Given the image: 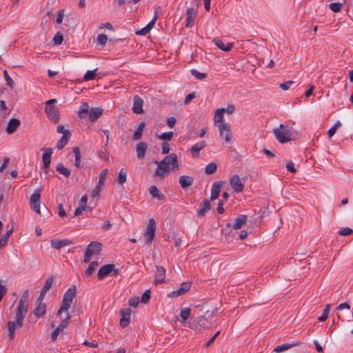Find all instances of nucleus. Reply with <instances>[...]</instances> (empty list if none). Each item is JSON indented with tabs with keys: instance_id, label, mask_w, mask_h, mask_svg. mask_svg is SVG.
I'll use <instances>...</instances> for the list:
<instances>
[{
	"instance_id": "1",
	"label": "nucleus",
	"mask_w": 353,
	"mask_h": 353,
	"mask_svg": "<svg viewBox=\"0 0 353 353\" xmlns=\"http://www.w3.org/2000/svg\"><path fill=\"white\" fill-rule=\"evenodd\" d=\"M28 290H26L22 294L19 303L16 307V313L14 321H9L7 324L8 337L13 340L15 335V330L21 329L23 325L24 318L28 312Z\"/></svg>"
},
{
	"instance_id": "2",
	"label": "nucleus",
	"mask_w": 353,
	"mask_h": 353,
	"mask_svg": "<svg viewBox=\"0 0 353 353\" xmlns=\"http://www.w3.org/2000/svg\"><path fill=\"white\" fill-rule=\"evenodd\" d=\"M156 163L158 164L157 174L159 175L169 173L170 171L178 169L179 167L177 155L175 153H172L160 162L156 161Z\"/></svg>"
},
{
	"instance_id": "3",
	"label": "nucleus",
	"mask_w": 353,
	"mask_h": 353,
	"mask_svg": "<svg viewBox=\"0 0 353 353\" xmlns=\"http://www.w3.org/2000/svg\"><path fill=\"white\" fill-rule=\"evenodd\" d=\"M77 294V288L75 285L70 287L63 294L61 306L57 312V316L62 318V314L65 313V316L70 314L69 308L71 306L73 299Z\"/></svg>"
},
{
	"instance_id": "4",
	"label": "nucleus",
	"mask_w": 353,
	"mask_h": 353,
	"mask_svg": "<svg viewBox=\"0 0 353 353\" xmlns=\"http://www.w3.org/2000/svg\"><path fill=\"white\" fill-rule=\"evenodd\" d=\"M272 132L278 141L281 143H287L292 139L290 128L283 124H280L278 128H274Z\"/></svg>"
},
{
	"instance_id": "5",
	"label": "nucleus",
	"mask_w": 353,
	"mask_h": 353,
	"mask_svg": "<svg viewBox=\"0 0 353 353\" xmlns=\"http://www.w3.org/2000/svg\"><path fill=\"white\" fill-rule=\"evenodd\" d=\"M101 247L102 245L100 243L92 241L86 249L83 259L84 263H89L92 255L99 254L101 251Z\"/></svg>"
},
{
	"instance_id": "6",
	"label": "nucleus",
	"mask_w": 353,
	"mask_h": 353,
	"mask_svg": "<svg viewBox=\"0 0 353 353\" xmlns=\"http://www.w3.org/2000/svg\"><path fill=\"white\" fill-rule=\"evenodd\" d=\"M156 232V221L154 219H149L146 230L144 232V237L146 243H150L153 240Z\"/></svg>"
},
{
	"instance_id": "7",
	"label": "nucleus",
	"mask_w": 353,
	"mask_h": 353,
	"mask_svg": "<svg viewBox=\"0 0 353 353\" xmlns=\"http://www.w3.org/2000/svg\"><path fill=\"white\" fill-rule=\"evenodd\" d=\"M41 190V188L37 189L30 198V208L37 214H40Z\"/></svg>"
},
{
	"instance_id": "8",
	"label": "nucleus",
	"mask_w": 353,
	"mask_h": 353,
	"mask_svg": "<svg viewBox=\"0 0 353 353\" xmlns=\"http://www.w3.org/2000/svg\"><path fill=\"white\" fill-rule=\"evenodd\" d=\"M45 112L48 118L54 123H58L59 121V112L57 107L54 105H46Z\"/></svg>"
},
{
	"instance_id": "9",
	"label": "nucleus",
	"mask_w": 353,
	"mask_h": 353,
	"mask_svg": "<svg viewBox=\"0 0 353 353\" xmlns=\"http://www.w3.org/2000/svg\"><path fill=\"white\" fill-rule=\"evenodd\" d=\"M70 319L71 316L70 314H67L65 318H64L61 322L60 325L52 332L51 334L52 341H55L57 340L60 332H63V330L69 325Z\"/></svg>"
},
{
	"instance_id": "10",
	"label": "nucleus",
	"mask_w": 353,
	"mask_h": 353,
	"mask_svg": "<svg viewBox=\"0 0 353 353\" xmlns=\"http://www.w3.org/2000/svg\"><path fill=\"white\" fill-rule=\"evenodd\" d=\"M220 137L224 138L226 142H230L232 139L230 125L228 123H221L219 125Z\"/></svg>"
},
{
	"instance_id": "11",
	"label": "nucleus",
	"mask_w": 353,
	"mask_h": 353,
	"mask_svg": "<svg viewBox=\"0 0 353 353\" xmlns=\"http://www.w3.org/2000/svg\"><path fill=\"white\" fill-rule=\"evenodd\" d=\"M113 271H117V270H115V265L114 264L105 265L98 271L97 277L99 279H103Z\"/></svg>"
},
{
	"instance_id": "12",
	"label": "nucleus",
	"mask_w": 353,
	"mask_h": 353,
	"mask_svg": "<svg viewBox=\"0 0 353 353\" xmlns=\"http://www.w3.org/2000/svg\"><path fill=\"white\" fill-rule=\"evenodd\" d=\"M42 150H44V152L42 156V161L43 163L45 172H46V170L48 169H49L50 165L51 157H52L53 150H52V148H43Z\"/></svg>"
},
{
	"instance_id": "13",
	"label": "nucleus",
	"mask_w": 353,
	"mask_h": 353,
	"mask_svg": "<svg viewBox=\"0 0 353 353\" xmlns=\"http://www.w3.org/2000/svg\"><path fill=\"white\" fill-rule=\"evenodd\" d=\"M121 318L120 319V325L123 327H127L130 321L131 310L125 308L121 310Z\"/></svg>"
},
{
	"instance_id": "14",
	"label": "nucleus",
	"mask_w": 353,
	"mask_h": 353,
	"mask_svg": "<svg viewBox=\"0 0 353 353\" xmlns=\"http://www.w3.org/2000/svg\"><path fill=\"white\" fill-rule=\"evenodd\" d=\"M143 100L141 97L138 95H135L133 98V106L132 111L136 114H141L143 112Z\"/></svg>"
},
{
	"instance_id": "15",
	"label": "nucleus",
	"mask_w": 353,
	"mask_h": 353,
	"mask_svg": "<svg viewBox=\"0 0 353 353\" xmlns=\"http://www.w3.org/2000/svg\"><path fill=\"white\" fill-rule=\"evenodd\" d=\"M156 269L157 271L155 273L154 283L158 285L165 281V270L160 265H157Z\"/></svg>"
},
{
	"instance_id": "16",
	"label": "nucleus",
	"mask_w": 353,
	"mask_h": 353,
	"mask_svg": "<svg viewBox=\"0 0 353 353\" xmlns=\"http://www.w3.org/2000/svg\"><path fill=\"white\" fill-rule=\"evenodd\" d=\"M20 121L17 119L12 118L10 119L6 127V132L8 134H12L17 130V128L20 126Z\"/></svg>"
},
{
	"instance_id": "17",
	"label": "nucleus",
	"mask_w": 353,
	"mask_h": 353,
	"mask_svg": "<svg viewBox=\"0 0 353 353\" xmlns=\"http://www.w3.org/2000/svg\"><path fill=\"white\" fill-rule=\"evenodd\" d=\"M186 14L187 17L185 19V26L187 28H190L192 26L193 22L195 20L196 16V11L194 8H188L186 10Z\"/></svg>"
},
{
	"instance_id": "18",
	"label": "nucleus",
	"mask_w": 353,
	"mask_h": 353,
	"mask_svg": "<svg viewBox=\"0 0 353 353\" xmlns=\"http://www.w3.org/2000/svg\"><path fill=\"white\" fill-rule=\"evenodd\" d=\"M105 178H99L98 184L94 188L91 193V199L97 201L99 196V193L101 191L104 184Z\"/></svg>"
},
{
	"instance_id": "19",
	"label": "nucleus",
	"mask_w": 353,
	"mask_h": 353,
	"mask_svg": "<svg viewBox=\"0 0 353 353\" xmlns=\"http://www.w3.org/2000/svg\"><path fill=\"white\" fill-rule=\"evenodd\" d=\"M103 110L101 108L93 107L90 108L89 113V119L91 122H95L99 117L103 114Z\"/></svg>"
},
{
	"instance_id": "20",
	"label": "nucleus",
	"mask_w": 353,
	"mask_h": 353,
	"mask_svg": "<svg viewBox=\"0 0 353 353\" xmlns=\"http://www.w3.org/2000/svg\"><path fill=\"white\" fill-rule=\"evenodd\" d=\"M71 244L72 241L68 239H52L50 241L51 246L56 250H59L61 248L65 247Z\"/></svg>"
},
{
	"instance_id": "21",
	"label": "nucleus",
	"mask_w": 353,
	"mask_h": 353,
	"mask_svg": "<svg viewBox=\"0 0 353 353\" xmlns=\"http://www.w3.org/2000/svg\"><path fill=\"white\" fill-rule=\"evenodd\" d=\"M147 148H148V145L145 142L141 141L139 143H137V147H136V152H137V157L139 159H144V157L145 156V152L147 150Z\"/></svg>"
},
{
	"instance_id": "22",
	"label": "nucleus",
	"mask_w": 353,
	"mask_h": 353,
	"mask_svg": "<svg viewBox=\"0 0 353 353\" xmlns=\"http://www.w3.org/2000/svg\"><path fill=\"white\" fill-rule=\"evenodd\" d=\"M302 343H303L301 341H297V342L291 343H285L283 345L277 346L274 350V352L279 353V352H284V351H287V350H290L292 347L299 346Z\"/></svg>"
},
{
	"instance_id": "23",
	"label": "nucleus",
	"mask_w": 353,
	"mask_h": 353,
	"mask_svg": "<svg viewBox=\"0 0 353 353\" xmlns=\"http://www.w3.org/2000/svg\"><path fill=\"white\" fill-rule=\"evenodd\" d=\"M222 181H216L213 183L212 190H211V195H210V199L212 201L216 199L221 192V188L222 186Z\"/></svg>"
},
{
	"instance_id": "24",
	"label": "nucleus",
	"mask_w": 353,
	"mask_h": 353,
	"mask_svg": "<svg viewBox=\"0 0 353 353\" xmlns=\"http://www.w3.org/2000/svg\"><path fill=\"white\" fill-rule=\"evenodd\" d=\"M230 185L236 192H242L244 188L241 178H230Z\"/></svg>"
},
{
	"instance_id": "25",
	"label": "nucleus",
	"mask_w": 353,
	"mask_h": 353,
	"mask_svg": "<svg viewBox=\"0 0 353 353\" xmlns=\"http://www.w3.org/2000/svg\"><path fill=\"white\" fill-rule=\"evenodd\" d=\"M248 217L245 214H240L236 219L232 225L234 230L241 229L247 222Z\"/></svg>"
},
{
	"instance_id": "26",
	"label": "nucleus",
	"mask_w": 353,
	"mask_h": 353,
	"mask_svg": "<svg viewBox=\"0 0 353 353\" xmlns=\"http://www.w3.org/2000/svg\"><path fill=\"white\" fill-rule=\"evenodd\" d=\"M46 312V305L43 302H37V306L34 310L33 314L37 317L39 318L43 316Z\"/></svg>"
},
{
	"instance_id": "27",
	"label": "nucleus",
	"mask_w": 353,
	"mask_h": 353,
	"mask_svg": "<svg viewBox=\"0 0 353 353\" xmlns=\"http://www.w3.org/2000/svg\"><path fill=\"white\" fill-rule=\"evenodd\" d=\"M210 203L208 199H205L200 204V208L197 212L198 216H203L210 209Z\"/></svg>"
},
{
	"instance_id": "28",
	"label": "nucleus",
	"mask_w": 353,
	"mask_h": 353,
	"mask_svg": "<svg viewBox=\"0 0 353 353\" xmlns=\"http://www.w3.org/2000/svg\"><path fill=\"white\" fill-rule=\"evenodd\" d=\"M70 136L71 135H70V131H65L63 133V135L61 137V139L57 142V148L59 150L63 148L65 146V145L68 143V142L70 138Z\"/></svg>"
},
{
	"instance_id": "29",
	"label": "nucleus",
	"mask_w": 353,
	"mask_h": 353,
	"mask_svg": "<svg viewBox=\"0 0 353 353\" xmlns=\"http://www.w3.org/2000/svg\"><path fill=\"white\" fill-rule=\"evenodd\" d=\"M213 42L214 43L216 46H217L219 49L225 52L230 51L233 47L232 43H227L226 45H225L222 40L218 39H214Z\"/></svg>"
},
{
	"instance_id": "30",
	"label": "nucleus",
	"mask_w": 353,
	"mask_h": 353,
	"mask_svg": "<svg viewBox=\"0 0 353 353\" xmlns=\"http://www.w3.org/2000/svg\"><path fill=\"white\" fill-rule=\"evenodd\" d=\"M205 146V142L204 141L196 143L191 148V152L193 157H197L200 150H201Z\"/></svg>"
},
{
	"instance_id": "31",
	"label": "nucleus",
	"mask_w": 353,
	"mask_h": 353,
	"mask_svg": "<svg viewBox=\"0 0 353 353\" xmlns=\"http://www.w3.org/2000/svg\"><path fill=\"white\" fill-rule=\"evenodd\" d=\"M225 112L224 108H219L218 109L214 115V122L215 123H219V124L224 123V117L223 114Z\"/></svg>"
},
{
	"instance_id": "32",
	"label": "nucleus",
	"mask_w": 353,
	"mask_h": 353,
	"mask_svg": "<svg viewBox=\"0 0 353 353\" xmlns=\"http://www.w3.org/2000/svg\"><path fill=\"white\" fill-rule=\"evenodd\" d=\"M145 124L144 122H141L139 125L137 129L134 132L133 137H132V139L134 141L139 140L141 138L142 134H143V128H145Z\"/></svg>"
},
{
	"instance_id": "33",
	"label": "nucleus",
	"mask_w": 353,
	"mask_h": 353,
	"mask_svg": "<svg viewBox=\"0 0 353 353\" xmlns=\"http://www.w3.org/2000/svg\"><path fill=\"white\" fill-rule=\"evenodd\" d=\"M56 170L59 174L64 175L65 176H69L70 171L68 168H65L63 163H59L57 165Z\"/></svg>"
},
{
	"instance_id": "34",
	"label": "nucleus",
	"mask_w": 353,
	"mask_h": 353,
	"mask_svg": "<svg viewBox=\"0 0 353 353\" xmlns=\"http://www.w3.org/2000/svg\"><path fill=\"white\" fill-rule=\"evenodd\" d=\"M12 231V230H8L0 238V249H2L7 245L9 236H10Z\"/></svg>"
},
{
	"instance_id": "35",
	"label": "nucleus",
	"mask_w": 353,
	"mask_h": 353,
	"mask_svg": "<svg viewBox=\"0 0 353 353\" xmlns=\"http://www.w3.org/2000/svg\"><path fill=\"white\" fill-rule=\"evenodd\" d=\"M72 151H73V152L74 154V157H75L74 165L77 168H79L80 164H81V157L80 150L78 147H74L72 149Z\"/></svg>"
},
{
	"instance_id": "36",
	"label": "nucleus",
	"mask_w": 353,
	"mask_h": 353,
	"mask_svg": "<svg viewBox=\"0 0 353 353\" xmlns=\"http://www.w3.org/2000/svg\"><path fill=\"white\" fill-rule=\"evenodd\" d=\"M150 193L154 198H157L158 199H163L164 198V196L160 193L158 188L153 185L150 188Z\"/></svg>"
},
{
	"instance_id": "37",
	"label": "nucleus",
	"mask_w": 353,
	"mask_h": 353,
	"mask_svg": "<svg viewBox=\"0 0 353 353\" xmlns=\"http://www.w3.org/2000/svg\"><path fill=\"white\" fill-rule=\"evenodd\" d=\"M217 169V165L214 162H211L210 163L208 164L205 167V172L208 175L212 174L215 172V171Z\"/></svg>"
},
{
	"instance_id": "38",
	"label": "nucleus",
	"mask_w": 353,
	"mask_h": 353,
	"mask_svg": "<svg viewBox=\"0 0 353 353\" xmlns=\"http://www.w3.org/2000/svg\"><path fill=\"white\" fill-rule=\"evenodd\" d=\"M99 263L97 261H92L90 263L88 268L85 272V274L86 276H90L97 269L98 267Z\"/></svg>"
},
{
	"instance_id": "39",
	"label": "nucleus",
	"mask_w": 353,
	"mask_h": 353,
	"mask_svg": "<svg viewBox=\"0 0 353 353\" xmlns=\"http://www.w3.org/2000/svg\"><path fill=\"white\" fill-rule=\"evenodd\" d=\"M193 183V178H179V183L183 188H186Z\"/></svg>"
},
{
	"instance_id": "40",
	"label": "nucleus",
	"mask_w": 353,
	"mask_h": 353,
	"mask_svg": "<svg viewBox=\"0 0 353 353\" xmlns=\"http://www.w3.org/2000/svg\"><path fill=\"white\" fill-rule=\"evenodd\" d=\"M331 305L327 304L323 311V314L320 317H319V321L321 322L325 321L329 315Z\"/></svg>"
},
{
	"instance_id": "41",
	"label": "nucleus",
	"mask_w": 353,
	"mask_h": 353,
	"mask_svg": "<svg viewBox=\"0 0 353 353\" xmlns=\"http://www.w3.org/2000/svg\"><path fill=\"white\" fill-rule=\"evenodd\" d=\"M343 3L339 2L331 3L329 4V8L334 12H339L343 8Z\"/></svg>"
},
{
	"instance_id": "42",
	"label": "nucleus",
	"mask_w": 353,
	"mask_h": 353,
	"mask_svg": "<svg viewBox=\"0 0 353 353\" xmlns=\"http://www.w3.org/2000/svg\"><path fill=\"white\" fill-rule=\"evenodd\" d=\"M190 72L192 76H194L195 78H196L197 79H199V80L204 79L207 77L206 73L199 72V71H197L195 69H192L190 70Z\"/></svg>"
},
{
	"instance_id": "43",
	"label": "nucleus",
	"mask_w": 353,
	"mask_h": 353,
	"mask_svg": "<svg viewBox=\"0 0 353 353\" xmlns=\"http://www.w3.org/2000/svg\"><path fill=\"white\" fill-rule=\"evenodd\" d=\"M186 292V290L184 288H179L177 290L172 292L169 294L168 296L171 298L178 297L182 294H184Z\"/></svg>"
},
{
	"instance_id": "44",
	"label": "nucleus",
	"mask_w": 353,
	"mask_h": 353,
	"mask_svg": "<svg viewBox=\"0 0 353 353\" xmlns=\"http://www.w3.org/2000/svg\"><path fill=\"white\" fill-rule=\"evenodd\" d=\"M190 314V310L188 307H184L181 310L180 316L183 321H186L189 318Z\"/></svg>"
},
{
	"instance_id": "45",
	"label": "nucleus",
	"mask_w": 353,
	"mask_h": 353,
	"mask_svg": "<svg viewBox=\"0 0 353 353\" xmlns=\"http://www.w3.org/2000/svg\"><path fill=\"white\" fill-rule=\"evenodd\" d=\"M96 70L97 69L93 70H88L83 77V79L85 81H90L94 79L97 75Z\"/></svg>"
},
{
	"instance_id": "46",
	"label": "nucleus",
	"mask_w": 353,
	"mask_h": 353,
	"mask_svg": "<svg viewBox=\"0 0 353 353\" xmlns=\"http://www.w3.org/2000/svg\"><path fill=\"white\" fill-rule=\"evenodd\" d=\"M63 41V37L61 32H57L53 38V41L55 45L61 44Z\"/></svg>"
},
{
	"instance_id": "47",
	"label": "nucleus",
	"mask_w": 353,
	"mask_h": 353,
	"mask_svg": "<svg viewBox=\"0 0 353 353\" xmlns=\"http://www.w3.org/2000/svg\"><path fill=\"white\" fill-rule=\"evenodd\" d=\"M172 137H173L172 132H166L162 133L160 135L159 139H162L163 141H170L172 139Z\"/></svg>"
},
{
	"instance_id": "48",
	"label": "nucleus",
	"mask_w": 353,
	"mask_h": 353,
	"mask_svg": "<svg viewBox=\"0 0 353 353\" xmlns=\"http://www.w3.org/2000/svg\"><path fill=\"white\" fill-rule=\"evenodd\" d=\"M338 233L341 236H347L353 233V230L350 228H343Z\"/></svg>"
},
{
	"instance_id": "49",
	"label": "nucleus",
	"mask_w": 353,
	"mask_h": 353,
	"mask_svg": "<svg viewBox=\"0 0 353 353\" xmlns=\"http://www.w3.org/2000/svg\"><path fill=\"white\" fill-rule=\"evenodd\" d=\"M97 40L99 44L104 46L108 41V37L104 34H99Z\"/></svg>"
},
{
	"instance_id": "50",
	"label": "nucleus",
	"mask_w": 353,
	"mask_h": 353,
	"mask_svg": "<svg viewBox=\"0 0 353 353\" xmlns=\"http://www.w3.org/2000/svg\"><path fill=\"white\" fill-rule=\"evenodd\" d=\"M3 76L5 77V79H6V84L10 87V88H12L13 87V85H14V81H12V79L10 77L7 70H4L3 71Z\"/></svg>"
},
{
	"instance_id": "51",
	"label": "nucleus",
	"mask_w": 353,
	"mask_h": 353,
	"mask_svg": "<svg viewBox=\"0 0 353 353\" xmlns=\"http://www.w3.org/2000/svg\"><path fill=\"white\" fill-rule=\"evenodd\" d=\"M53 278L52 276L48 277L45 283L44 286L43 287V289L44 290H46L47 292L51 288L52 283H53Z\"/></svg>"
},
{
	"instance_id": "52",
	"label": "nucleus",
	"mask_w": 353,
	"mask_h": 353,
	"mask_svg": "<svg viewBox=\"0 0 353 353\" xmlns=\"http://www.w3.org/2000/svg\"><path fill=\"white\" fill-rule=\"evenodd\" d=\"M150 298V291L149 290H145L141 296V302L147 303Z\"/></svg>"
},
{
	"instance_id": "53",
	"label": "nucleus",
	"mask_w": 353,
	"mask_h": 353,
	"mask_svg": "<svg viewBox=\"0 0 353 353\" xmlns=\"http://www.w3.org/2000/svg\"><path fill=\"white\" fill-rule=\"evenodd\" d=\"M90 110L79 109L78 111V116L80 119H85L87 116L89 117Z\"/></svg>"
},
{
	"instance_id": "54",
	"label": "nucleus",
	"mask_w": 353,
	"mask_h": 353,
	"mask_svg": "<svg viewBox=\"0 0 353 353\" xmlns=\"http://www.w3.org/2000/svg\"><path fill=\"white\" fill-rule=\"evenodd\" d=\"M288 170L292 174H296L297 170L295 168L294 163L292 162H288L285 165Z\"/></svg>"
},
{
	"instance_id": "55",
	"label": "nucleus",
	"mask_w": 353,
	"mask_h": 353,
	"mask_svg": "<svg viewBox=\"0 0 353 353\" xmlns=\"http://www.w3.org/2000/svg\"><path fill=\"white\" fill-rule=\"evenodd\" d=\"M294 83V81H285L283 83H281L280 84V88L283 90H288L290 87L293 85Z\"/></svg>"
},
{
	"instance_id": "56",
	"label": "nucleus",
	"mask_w": 353,
	"mask_h": 353,
	"mask_svg": "<svg viewBox=\"0 0 353 353\" xmlns=\"http://www.w3.org/2000/svg\"><path fill=\"white\" fill-rule=\"evenodd\" d=\"M7 292V288L2 284V281L0 280V301L2 300L3 296Z\"/></svg>"
},
{
	"instance_id": "57",
	"label": "nucleus",
	"mask_w": 353,
	"mask_h": 353,
	"mask_svg": "<svg viewBox=\"0 0 353 353\" xmlns=\"http://www.w3.org/2000/svg\"><path fill=\"white\" fill-rule=\"evenodd\" d=\"M158 18V15L155 13L153 19L148 23V24L145 26L150 31L154 27L155 22Z\"/></svg>"
},
{
	"instance_id": "58",
	"label": "nucleus",
	"mask_w": 353,
	"mask_h": 353,
	"mask_svg": "<svg viewBox=\"0 0 353 353\" xmlns=\"http://www.w3.org/2000/svg\"><path fill=\"white\" fill-rule=\"evenodd\" d=\"M139 303L138 297H133L129 299V305L133 307H137Z\"/></svg>"
},
{
	"instance_id": "59",
	"label": "nucleus",
	"mask_w": 353,
	"mask_h": 353,
	"mask_svg": "<svg viewBox=\"0 0 353 353\" xmlns=\"http://www.w3.org/2000/svg\"><path fill=\"white\" fill-rule=\"evenodd\" d=\"M221 333V331H217L214 335L208 341L205 343V344L204 345V346L205 347H208L215 340V339Z\"/></svg>"
},
{
	"instance_id": "60",
	"label": "nucleus",
	"mask_w": 353,
	"mask_h": 353,
	"mask_svg": "<svg viewBox=\"0 0 353 353\" xmlns=\"http://www.w3.org/2000/svg\"><path fill=\"white\" fill-rule=\"evenodd\" d=\"M162 153L168 154L170 152V145L167 142L162 143L161 145Z\"/></svg>"
},
{
	"instance_id": "61",
	"label": "nucleus",
	"mask_w": 353,
	"mask_h": 353,
	"mask_svg": "<svg viewBox=\"0 0 353 353\" xmlns=\"http://www.w3.org/2000/svg\"><path fill=\"white\" fill-rule=\"evenodd\" d=\"M196 97L195 92H192L188 94L185 99L184 103L185 104L189 103L193 99H194Z\"/></svg>"
},
{
	"instance_id": "62",
	"label": "nucleus",
	"mask_w": 353,
	"mask_h": 353,
	"mask_svg": "<svg viewBox=\"0 0 353 353\" xmlns=\"http://www.w3.org/2000/svg\"><path fill=\"white\" fill-rule=\"evenodd\" d=\"M176 122V119L174 117H170L167 119V124L170 128H173Z\"/></svg>"
},
{
	"instance_id": "63",
	"label": "nucleus",
	"mask_w": 353,
	"mask_h": 353,
	"mask_svg": "<svg viewBox=\"0 0 353 353\" xmlns=\"http://www.w3.org/2000/svg\"><path fill=\"white\" fill-rule=\"evenodd\" d=\"M87 208L79 205V207L74 211V216H79L82 214L83 211L85 210Z\"/></svg>"
},
{
	"instance_id": "64",
	"label": "nucleus",
	"mask_w": 353,
	"mask_h": 353,
	"mask_svg": "<svg viewBox=\"0 0 353 353\" xmlns=\"http://www.w3.org/2000/svg\"><path fill=\"white\" fill-rule=\"evenodd\" d=\"M63 15H64V10H60L59 11V13H58V15H57V17L56 19V21L57 23H61L62 22Z\"/></svg>"
}]
</instances>
